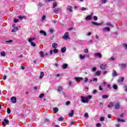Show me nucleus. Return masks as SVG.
I'll use <instances>...</instances> for the list:
<instances>
[{"mask_svg": "<svg viewBox=\"0 0 127 127\" xmlns=\"http://www.w3.org/2000/svg\"><path fill=\"white\" fill-rule=\"evenodd\" d=\"M105 89L106 91H109V90H111V89H112V86H111L110 84H108Z\"/></svg>", "mask_w": 127, "mask_h": 127, "instance_id": "obj_15", "label": "nucleus"}, {"mask_svg": "<svg viewBox=\"0 0 127 127\" xmlns=\"http://www.w3.org/2000/svg\"><path fill=\"white\" fill-rule=\"evenodd\" d=\"M119 66H121L123 68H126V67H127V64H119Z\"/></svg>", "mask_w": 127, "mask_h": 127, "instance_id": "obj_21", "label": "nucleus"}, {"mask_svg": "<svg viewBox=\"0 0 127 127\" xmlns=\"http://www.w3.org/2000/svg\"><path fill=\"white\" fill-rule=\"evenodd\" d=\"M84 117L85 118H88L89 117V114H88V113H85Z\"/></svg>", "mask_w": 127, "mask_h": 127, "instance_id": "obj_53", "label": "nucleus"}, {"mask_svg": "<svg viewBox=\"0 0 127 127\" xmlns=\"http://www.w3.org/2000/svg\"><path fill=\"white\" fill-rule=\"evenodd\" d=\"M113 89H114V90H117L118 89V85L117 84H114L113 85Z\"/></svg>", "mask_w": 127, "mask_h": 127, "instance_id": "obj_34", "label": "nucleus"}, {"mask_svg": "<svg viewBox=\"0 0 127 127\" xmlns=\"http://www.w3.org/2000/svg\"><path fill=\"white\" fill-rule=\"evenodd\" d=\"M100 122H103V121H105V118L104 117H101L100 118Z\"/></svg>", "mask_w": 127, "mask_h": 127, "instance_id": "obj_45", "label": "nucleus"}, {"mask_svg": "<svg viewBox=\"0 0 127 127\" xmlns=\"http://www.w3.org/2000/svg\"><path fill=\"white\" fill-rule=\"evenodd\" d=\"M84 52L85 53H88V52H89V51L88 50V49H85Z\"/></svg>", "mask_w": 127, "mask_h": 127, "instance_id": "obj_57", "label": "nucleus"}, {"mask_svg": "<svg viewBox=\"0 0 127 127\" xmlns=\"http://www.w3.org/2000/svg\"><path fill=\"white\" fill-rule=\"evenodd\" d=\"M123 47L126 50H127V44L124 43L122 45Z\"/></svg>", "mask_w": 127, "mask_h": 127, "instance_id": "obj_25", "label": "nucleus"}, {"mask_svg": "<svg viewBox=\"0 0 127 127\" xmlns=\"http://www.w3.org/2000/svg\"><path fill=\"white\" fill-rule=\"evenodd\" d=\"M102 30L103 32H106V31H110V27H104L102 28Z\"/></svg>", "mask_w": 127, "mask_h": 127, "instance_id": "obj_10", "label": "nucleus"}, {"mask_svg": "<svg viewBox=\"0 0 127 127\" xmlns=\"http://www.w3.org/2000/svg\"><path fill=\"white\" fill-rule=\"evenodd\" d=\"M101 73H102V71L100 70L97 71L96 73V75L97 76H100L101 75Z\"/></svg>", "mask_w": 127, "mask_h": 127, "instance_id": "obj_31", "label": "nucleus"}, {"mask_svg": "<svg viewBox=\"0 0 127 127\" xmlns=\"http://www.w3.org/2000/svg\"><path fill=\"white\" fill-rule=\"evenodd\" d=\"M52 47L53 48L56 49L57 47H58V44H57L56 43H54L52 45Z\"/></svg>", "mask_w": 127, "mask_h": 127, "instance_id": "obj_16", "label": "nucleus"}, {"mask_svg": "<svg viewBox=\"0 0 127 127\" xmlns=\"http://www.w3.org/2000/svg\"><path fill=\"white\" fill-rule=\"evenodd\" d=\"M75 79L76 80V82L78 83V82H80L81 80H83V78L82 77H75Z\"/></svg>", "mask_w": 127, "mask_h": 127, "instance_id": "obj_17", "label": "nucleus"}, {"mask_svg": "<svg viewBox=\"0 0 127 127\" xmlns=\"http://www.w3.org/2000/svg\"><path fill=\"white\" fill-rule=\"evenodd\" d=\"M80 59H84L85 56H82V55H80Z\"/></svg>", "mask_w": 127, "mask_h": 127, "instance_id": "obj_52", "label": "nucleus"}, {"mask_svg": "<svg viewBox=\"0 0 127 127\" xmlns=\"http://www.w3.org/2000/svg\"><path fill=\"white\" fill-rule=\"evenodd\" d=\"M58 52H59V51H58V49H55L54 50V53H55V54L58 53Z\"/></svg>", "mask_w": 127, "mask_h": 127, "instance_id": "obj_35", "label": "nucleus"}, {"mask_svg": "<svg viewBox=\"0 0 127 127\" xmlns=\"http://www.w3.org/2000/svg\"><path fill=\"white\" fill-rule=\"evenodd\" d=\"M11 42H13V41L12 40L5 41V43H11Z\"/></svg>", "mask_w": 127, "mask_h": 127, "instance_id": "obj_40", "label": "nucleus"}, {"mask_svg": "<svg viewBox=\"0 0 127 127\" xmlns=\"http://www.w3.org/2000/svg\"><path fill=\"white\" fill-rule=\"evenodd\" d=\"M93 19H94V20H95V21L98 20V17H97V16H94L93 17Z\"/></svg>", "mask_w": 127, "mask_h": 127, "instance_id": "obj_46", "label": "nucleus"}, {"mask_svg": "<svg viewBox=\"0 0 127 127\" xmlns=\"http://www.w3.org/2000/svg\"><path fill=\"white\" fill-rule=\"evenodd\" d=\"M66 10L69 11V12H72L73 11V8L72 7V6L68 5L66 7Z\"/></svg>", "mask_w": 127, "mask_h": 127, "instance_id": "obj_4", "label": "nucleus"}, {"mask_svg": "<svg viewBox=\"0 0 127 127\" xmlns=\"http://www.w3.org/2000/svg\"><path fill=\"white\" fill-rule=\"evenodd\" d=\"M53 111L55 112V113L56 114V113H58V111H59V110L58 108L55 107L53 108Z\"/></svg>", "mask_w": 127, "mask_h": 127, "instance_id": "obj_27", "label": "nucleus"}, {"mask_svg": "<svg viewBox=\"0 0 127 127\" xmlns=\"http://www.w3.org/2000/svg\"><path fill=\"white\" fill-rule=\"evenodd\" d=\"M43 97H44V93H42L39 96V98H40L41 99L42 98H43Z\"/></svg>", "mask_w": 127, "mask_h": 127, "instance_id": "obj_47", "label": "nucleus"}, {"mask_svg": "<svg viewBox=\"0 0 127 127\" xmlns=\"http://www.w3.org/2000/svg\"><path fill=\"white\" fill-rule=\"evenodd\" d=\"M91 23L93 24V25H96L97 26H99L100 25H102V23H99L98 22H95L94 21L91 22Z\"/></svg>", "mask_w": 127, "mask_h": 127, "instance_id": "obj_11", "label": "nucleus"}, {"mask_svg": "<svg viewBox=\"0 0 127 127\" xmlns=\"http://www.w3.org/2000/svg\"><path fill=\"white\" fill-rule=\"evenodd\" d=\"M54 12L55 13H58L59 12V8H56L54 9Z\"/></svg>", "mask_w": 127, "mask_h": 127, "instance_id": "obj_28", "label": "nucleus"}, {"mask_svg": "<svg viewBox=\"0 0 127 127\" xmlns=\"http://www.w3.org/2000/svg\"><path fill=\"white\" fill-rule=\"evenodd\" d=\"M18 18L20 19H23L26 18L25 16H21V15H19L18 16Z\"/></svg>", "mask_w": 127, "mask_h": 127, "instance_id": "obj_30", "label": "nucleus"}, {"mask_svg": "<svg viewBox=\"0 0 127 127\" xmlns=\"http://www.w3.org/2000/svg\"><path fill=\"white\" fill-rule=\"evenodd\" d=\"M30 43H31V45L32 46H33V47H35V46H36V44H35V43H34L32 42H31Z\"/></svg>", "mask_w": 127, "mask_h": 127, "instance_id": "obj_41", "label": "nucleus"}, {"mask_svg": "<svg viewBox=\"0 0 127 127\" xmlns=\"http://www.w3.org/2000/svg\"><path fill=\"white\" fill-rule=\"evenodd\" d=\"M40 34H43V35H44V36H46V35H47L46 32L44 30H40Z\"/></svg>", "mask_w": 127, "mask_h": 127, "instance_id": "obj_13", "label": "nucleus"}, {"mask_svg": "<svg viewBox=\"0 0 127 127\" xmlns=\"http://www.w3.org/2000/svg\"><path fill=\"white\" fill-rule=\"evenodd\" d=\"M68 116L70 118L73 117V116H74V110H71V113L68 114Z\"/></svg>", "mask_w": 127, "mask_h": 127, "instance_id": "obj_22", "label": "nucleus"}, {"mask_svg": "<svg viewBox=\"0 0 127 127\" xmlns=\"http://www.w3.org/2000/svg\"><path fill=\"white\" fill-rule=\"evenodd\" d=\"M68 84L69 86H72V81H68Z\"/></svg>", "mask_w": 127, "mask_h": 127, "instance_id": "obj_61", "label": "nucleus"}, {"mask_svg": "<svg viewBox=\"0 0 127 127\" xmlns=\"http://www.w3.org/2000/svg\"><path fill=\"white\" fill-rule=\"evenodd\" d=\"M44 76V72L43 71L41 72L40 75V79H42Z\"/></svg>", "mask_w": 127, "mask_h": 127, "instance_id": "obj_24", "label": "nucleus"}, {"mask_svg": "<svg viewBox=\"0 0 127 127\" xmlns=\"http://www.w3.org/2000/svg\"><path fill=\"white\" fill-rule=\"evenodd\" d=\"M4 123H5V124H6L7 125L9 124V121L6 119H4Z\"/></svg>", "mask_w": 127, "mask_h": 127, "instance_id": "obj_33", "label": "nucleus"}, {"mask_svg": "<svg viewBox=\"0 0 127 127\" xmlns=\"http://www.w3.org/2000/svg\"><path fill=\"white\" fill-rule=\"evenodd\" d=\"M69 32H66L64 33V37H63V39H64V40H67V39H70V38L69 37Z\"/></svg>", "mask_w": 127, "mask_h": 127, "instance_id": "obj_2", "label": "nucleus"}, {"mask_svg": "<svg viewBox=\"0 0 127 127\" xmlns=\"http://www.w3.org/2000/svg\"><path fill=\"white\" fill-rule=\"evenodd\" d=\"M68 67V64H64L62 65L63 69H66Z\"/></svg>", "mask_w": 127, "mask_h": 127, "instance_id": "obj_23", "label": "nucleus"}, {"mask_svg": "<svg viewBox=\"0 0 127 127\" xmlns=\"http://www.w3.org/2000/svg\"><path fill=\"white\" fill-rule=\"evenodd\" d=\"M18 30V28L17 27L13 28V29L11 30V32H16Z\"/></svg>", "mask_w": 127, "mask_h": 127, "instance_id": "obj_20", "label": "nucleus"}, {"mask_svg": "<svg viewBox=\"0 0 127 127\" xmlns=\"http://www.w3.org/2000/svg\"><path fill=\"white\" fill-rule=\"evenodd\" d=\"M33 40H35V38H30L28 40V42H32V41H33Z\"/></svg>", "mask_w": 127, "mask_h": 127, "instance_id": "obj_29", "label": "nucleus"}, {"mask_svg": "<svg viewBox=\"0 0 127 127\" xmlns=\"http://www.w3.org/2000/svg\"><path fill=\"white\" fill-rule=\"evenodd\" d=\"M93 18V14H91V15H87L85 19L86 20H91Z\"/></svg>", "mask_w": 127, "mask_h": 127, "instance_id": "obj_5", "label": "nucleus"}, {"mask_svg": "<svg viewBox=\"0 0 127 127\" xmlns=\"http://www.w3.org/2000/svg\"><path fill=\"white\" fill-rule=\"evenodd\" d=\"M120 108H121L120 103L117 102L116 103V104H115L114 106V109H115L116 110H119V109H120Z\"/></svg>", "mask_w": 127, "mask_h": 127, "instance_id": "obj_7", "label": "nucleus"}, {"mask_svg": "<svg viewBox=\"0 0 127 127\" xmlns=\"http://www.w3.org/2000/svg\"><path fill=\"white\" fill-rule=\"evenodd\" d=\"M10 100L13 104H15V103H16V97L13 96L11 97Z\"/></svg>", "mask_w": 127, "mask_h": 127, "instance_id": "obj_8", "label": "nucleus"}, {"mask_svg": "<svg viewBox=\"0 0 127 127\" xmlns=\"http://www.w3.org/2000/svg\"><path fill=\"white\" fill-rule=\"evenodd\" d=\"M110 60H111V61H114L115 60V58L111 57L110 58Z\"/></svg>", "mask_w": 127, "mask_h": 127, "instance_id": "obj_58", "label": "nucleus"}, {"mask_svg": "<svg viewBox=\"0 0 127 127\" xmlns=\"http://www.w3.org/2000/svg\"><path fill=\"white\" fill-rule=\"evenodd\" d=\"M100 67L101 70H105V69L108 68V65L106 64H100Z\"/></svg>", "mask_w": 127, "mask_h": 127, "instance_id": "obj_3", "label": "nucleus"}, {"mask_svg": "<svg viewBox=\"0 0 127 127\" xmlns=\"http://www.w3.org/2000/svg\"><path fill=\"white\" fill-rule=\"evenodd\" d=\"M49 119H45L44 120V123H49Z\"/></svg>", "mask_w": 127, "mask_h": 127, "instance_id": "obj_50", "label": "nucleus"}, {"mask_svg": "<svg viewBox=\"0 0 127 127\" xmlns=\"http://www.w3.org/2000/svg\"><path fill=\"white\" fill-rule=\"evenodd\" d=\"M125 80V78L124 77H120L119 79L118 80V83H123L124 80Z\"/></svg>", "mask_w": 127, "mask_h": 127, "instance_id": "obj_12", "label": "nucleus"}, {"mask_svg": "<svg viewBox=\"0 0 127 127\" xmlns=\"http://www.w3.org/2000/svg\"><path fill=\"white\" fill-rule=\"evenodd\" d=\"M7 114H10V109L9 108L7 109Z\"/></svg>", "mask_w": 127, "mask_h": 127, "instance_id": "obj_48", "label": "nucleus"}, {"mask_svg": "<svg viewBox=\"0 0 127 127\" xmlns=\"http://www.w3.org/2000/svg\"><path fill=\"white\" fill-rule=\"evenodd\" d=\"M0 55L2 56V57H5V52L4 51H2L0 53Z\"/></svg>", "mask_w": 127, "mask_h": 127, "instance_id": "obj_19", "label": "nucleus"}, {"mask_svg": "<svg viewBox=\"0 0 127 127\" xmlns=\"http://www.w3.org/2000/svg\"><path fill=\"white\" fill-rule=\"evenodd\" d=\"M97 70V67H93V68H92V71H93V72H95V71H96Z\"/></svg>", "mask_w": 127, "mask_h": 127, "instance_id": "obj_51", "label": "nucleus"}, {"mask_svg": "<svg viewBox=\"0 0 127 127\" xmlns=\"http://www.w3.org/2000/svg\"><path fill=\"white\" fill-rule=\"evenodd\" d=\"M106 2H107V0H102V3H106Z\"/></svg>", "mask_w": 127, "mask_h": 127, "instance_id": "obj_56", "label": "nucleus"}, {"mask_svg": "<svg viewBox=\"0 0 127 127\" xmlns=\"http://www.w3.org/2000/svg\"><path fill=\"white\" fill-rule=\"evenodd\" d=\"M63 90V87H62V86H59L58 87V89H57L58 92H62Z\"/></svg>", "mask_w": 127, "mask_h": 127, "instance_id": "obj_18", "label": "nucleus"}, {"mask_svg": "<svg viewBox=\"0 0 127 127\" xmlns=\"http://www.w3.org/2000/svg\"><path fill=\"white\" fill-rule=\"evenodd\" d=\"M19 21V20L18 19L14 18V22L15 23H17V22H18Z\"/></svg>", "mask_w": 127, "mask_h": 127, "instance_id": "obj_42", "label": "nucleus"}, {"mask_svg": "<svg viewBox=\"0 0 127 127\" xmlns=\"http://www.w3.org/2000/svg\"><path fill=\"white\" fill-rule=\"evenodd\" d=\"M46 18V16L45 15H44L42 17L41 21H43V20H44Z\"/></svg>", "mask_w": 127, "mask_h": 127, "instance_id": "obj_39", "label": "nucleus"}, {"mask_svg": "<svg viewBox=\"0 0 127 127\" xmlns=\"http://www.w3.org/2000/svg\"><path fill=\"white\" fill-rule=\"evenodd\" d=\"M118 72H117V71H116V70L113 69V71H112V77H117V76H118Z\"/></svg>", "mask_w": 127, "mask_h": 127, "instance_id": "obj_6", "label": "nucleus"}, {"mask_svg": "<svg viewBox=\"0 0 127 127\" xmlns=\"http://www.w3.org/2000/svg\"><path fill=\"white\" fill-rule=\"evenodd\" d=\"M64 120V118L62 117H61L59 119V121L60 122H62Z\"/></svg>", "mask_w": 127, "mask_h": 127, "instance_id": "obj_44", "label": "nucleus"}, {"mask_svg": "<svg viewBox=\"0 0 127 127\" xmlns=\"http://www.w3.org/2000/svg\"><path fill=\"white\" fill-rule=\"evenodd\" d=\"M52 22H53V23H56V22H57V20H53L52 21Z\"/></svg>", "mask_w": 127, "mask_h": 127, "instance_id": "obj_64", "label": "nucleus"}, {"mask_svg": "<svg viewBox=\"0 0 127 127\" xmlns=\"http://www.w3.org/2000/svg\"><path fill=\"white\" fill-rule=\"evenodd\" d=\"M95 57H98L99 58H102V54L100 53H97L94 54Z\"/></svg>", "mask_w": 127, "mask_h": 127, "instance_id": "obj_9", "label": "nucleus"}, {"mask_svg": "<svg viewBox=\"0 0 127 127\" xmlns=\"http://www.w3.org/2000/svg\"><path fill=\"white\" fill-rule=\"evenodd\" d=\"M84 81L85 83H87V82H88V78L85 77L84 79Z\"/></svg>", "mask_w": 127, "mask_h": 127, "instance_id": "obj_59", "label": "nucleus"}, {"mask_svg": "<svg viewBox=\"0 0 127 127\" xmlns=\"http://www.w3.org/2000/svg\"><path fill=\"white\" fill-rule=\"evenodd\" d=\"M66 49V47H64V48H62L61 51H62V53H64V52H65Z\"/></svg>", "mask_w": 127, "mask_h": 127, "instance_id": "obj_32", "label": "nucleus"}, {"mask_svg": "<svg viewBox=\"0 0 127 127\" xmlns=\"http://www.w3.org/2000/svg\"><path fill=\"white\" fill-rule=\"evenodd\" d=\"M81 99L82 103H88L89 102V100H90V99H92V96L89 95L87 97L81 96Z\"/></svg>", "mask_w": 127, "mask_h": 127, "instance_id": "obj_1", "label": "nucleus"}, {"mask_svg": "<svg viewBox=\"0 0 127 127\" xmlns=\"http://www.w3.org/2000/svg\"><path fill=\"white\" fill-rule=\"evenodd\" d=\"M70 101H66L65 104L66 105H68L70 104Z\"/></svg>", "mask_w": 127, "mask_h": 127, "instance_id": "obj_62", "label": "nucleus"}, {"mask_svg": "<svg viewBox=\"0 0 127 127\" xmlns=\"http://www.w3.org/2000/svg\"><path fill=\"white\" fill-rule=\"evenodd\" d=\"M91 35H92V33L91 32H89L88 33L86 34V35L87 36H91Z\"/></svg>", "mask_w": 127, "mask_h": 127, "instance_id": "obj_55", "label": "nucleus"}, {"mask_svg": "<svg viewBox=\"0 0 127 127\" xmlns=\"http://www.w3.org/2000/svg\"><path fill=\"white\" fill-rule=\"evenodd\" d=\"M40 55L41 57H44V54H43V52H42V51L40 52Z\"/></svg>", "mask_w": 127, "mask_h": 127, "instance_id": "obj_37", "label": "nucleus"}, {"mask_svg": "<svg viewBox=\"0 0 127 127\" xmlns=\"http://www.w3.org/2000/svg\"><path fill=\"white\" fill-rule=\"evenodd\" d=\"M3 80H6V75H4L3 76Z\"/></svg>", "mask_w": 127, "mask_h": 127, "instance_id": "obj_63", "label": "nucleus"}, {"mask_svg": "<svg viewBox=\"0 0 127 127\" xmlns=\"http://www.w3.org/2000/svg\"><path fill=\"white\" fill-rule=\"evenodd\" d=\"M81 10H82V11L88 10V8L82 7L81 8Z\"/></svg>", "mask_w": 127, "mask_h": 127, "instance_id": "obj_43", "label": "nucleus"}, {"mask_svg": "<svg viewBox=\"0 0 127 127\" xmlns=\"http://www.w3.org/2000/svg\"><path fill=\"white\" fill-rule=\"evenodd\" d=\"M102 125L101 124V123H98L97 124H96V127H101Z\"/></svg>", "mask_w": 127, "mask_h": 127, "instance_id": "obj_49", "label": "nucleus"}, {"mask_svg": "<svg viewBox=\"0 0 127 127\" xmlns=\"http://www.w3.org/2000/svg\"><path fill=\"white\" fill-rule=\"evenodd\" d=\"M118 122L120 123V122H121L122 123H125V120L121 119H118Z\"/></svg>", "mask_w": 127, "mask_h": 127, "instance_id": "obj_36", "label": "nucleus"}, {"mask_svg": "<svg viewBox=\"0 0 127 127\" xmlns=\"http://www.w3.org/2000/svg\"><path fill=\"white\" fill-rule=\"evenodd\" d=\"M105 25L106 26H111V27H114V25H113V24H112V23H111L110 22H107L106 24H105Z\"/></svg>", "mask_w": 127, "mask_h": 127, "instance_id": "obj_14", "label": "nucleus"}, {"mask_svg": "<svg viewBox=\"0 0 127 127\" xmlns=\"http://www.w3.org/2000/svg\"><path fill=\"white\" fill-rule=\"evenodd\" d=\"M96 93H97V90L96 89L94 90L92 92V94H96Z\"/></svg>", "mask_w": 127, "mask_h": 127, "instance_id": "obj_54", "label": "nucleus"}, {"mask_svg": "<svg viewBox=\"0 0 127 127\" xmlns=\"http://www.w3.org/2000/svg\"><path fill=\"white\" fill-rule=\"evenodd\" d=\"M56 6H57V3H56V2H55L53 5V8H55Z\"/></svg>", "mask_w": 127, "mask_h": 127, "instance_id": "obj_38", "label": "nucleus"}, {"mask_svg": "<svg viewBox=\"0 0 127 127\" xmlns=\"http://www.w3.org/2000/svg\"><path fill=\"white\" fill-rule=\"evenodd\" d=\"M102 99H108V98H109V95L107 94L103 95H102Z\"/></svg>", "mask_w": 127, "mask_h": 127, "instance_id": "obj_26", "label": "nucleus"}, {"mask_svg": "<svg viewBox=\"0 0 127 127\" xmlns=\"http://www.w3.org/2000/svg\"><path fill=\"white\" fill-rule=\"evenodd\" d=\"M110 105L111 107H114V103H113V102H110Z\"/></svg>", "mask_w": 127, "mask_h": 127, "instance_id": "obj_60", "label": "nucleus"}]
</instances>
